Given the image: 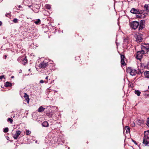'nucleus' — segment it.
Listing matches in <instances>:
<instances>
[{"mask_svg": "<svg viewBox=\"0 0 149 149\" xmlns=\"http://www.w3.org/2000/svg\"><path fill=\"white\" fill-rule=\"evenodd\" d=\"M18 136H17L15 134L13 135V137L15 139H17Z\"/></svg>", "mask_w": 149, "mask_h": 149, "instance_id": "25", "label": "nucleus"}, {"mask_svg": "<svg viewBox=\"0 0 149 149\" xmlns=\"http://www.w3.org/2000/svg\"><path fill=\"white\" fill-rule=\"evenodd\" d=\"M132 141L134 142V143L136 145H137V143L136 142V141H135L134 140H132Z\"/></svg>", "mask_w": 149, "mask_h": 149, "instance_id": "31", "label": "nucleus"}, {"mask_svg": "<svg viewBox=\"0 0 149 149\" xmlns=\"http://www.w3.org/2000/svg\"><path fill=\"white\" fill-rule=\"evenodd\" d=\"M148 6L147 4H146L144 6V7L146 8V9L147 10H148Z\"/></svg>", "mask_w": 149, "mask_h": 149, "instance_id": "29", "label": "nucleus"}, {"mask_svg": "<svg viewBox=\"0 0 149 149\" xmlns=\"http://www.w3.org/2000/svg\"><path fill=\"white\" fill-rule=\"evenodd\" d=\"M43 127H47L49 126V124L47 121H44L42 124Z\"/></svg>", "mask_w": 149, "mask_h": 149, "instance_id": "12", "label": "nucleus"}, {"mask_svg": "<svg viewBox=\"0 0 149 149\" xmlns=\"http://www.w3.org/2000/svg\"><path fill=\"white\" fill-rule=\"evenodd\" d=\"M139 30H140V26H139L138 27Z\"/></svg>", "mask_w": 149, "mask_h": 149, "instance_id": "45", "label": "nucleus"}, {"mask_svg": "<svg viewBox=\"0 0 149 149\" xmlns=\"http://www.w3.org/2000/svg\"><path fill=\"white\" fill-rule=\"evenodd\" d=\"M139 22L136 21H134L131 23L130 26L134 30L137 29L139 25Z\"/></svg>", "mask_w": 149, "mask_h": 149, "instance_id": "3", "label": "nucleus"}, {"mask_svg": "<svg viewBox=\"0 0 149 149\" xmlns=\"http://www.w3.org/2000/svg\"><path fill=\"white\" fill-rule=\"evenodd\" d=\"M148 11H149V5L148 6Z\"/></svg>", "mask_w": 149, "mask_h": 149, "instance_id": "44", "label": "nucleus"}, {"mask_svg": "<svg viewBox=\"0 0 149 149\" xmlns=\"http://www.w3.org/2000/svg\"><path fill=\"white\" fill-rule=\"evenodd\" d=\"M45 108L42 106L40 107L38 109V111L39 112H42L44 110Z\"/></svg>", "mask_w": 149, "mask_h": 149, "instance_id": "14", "label": "nucleus"}, {"mask_svg": "<svg viewBox=\"0 0 149 149\" xmlns=\"http://www.w3.org/2000/svg\"><path fill=\"white\" fill-rule=\"evenodd\" d=\"M13 77H14V76H12L11 77V78H13Z\"/></svg>", "mask_w": 149, "mask_h": 149, "instance_id": "46", "label": "nucleus"}, {"mask_svg": "<svg viewBox=\"0 0 149 149\" xmlns=\"http://www.w3.org/2000/svg\"><path fill=\"white\" fill-rule=\"evenodd\" d=\"M145 16L146 15H145L140 13V19L143 18L145 17Z\"/></svg>", "mask_w": 149, "mask_h": 149, "instance_id": "24", "label": "nucleus"}, {"mask_svg": "<svg viewBox=\"0 0 149 149\" xmlns=\"http://www.w3.org/2000/svg\"><path fill=\"white\" fill-rule=\"evenodd\" d=\"M31 133V132L29 130H26L25 132L26 134L27 135H29Z\"/></svg>", "mask_w": 149, "mask_h": 149, "instance_id": "22", "label": "nucleus"}, {"mask_svg": "<svg viewBox=\"0 0 149 149\" xmlns=\"http://www.w3.org/2000/svg\"><path fill=\"white\" fill-rule=\"evenodd\" d=\"M144 137L149 140V130L145 131L144 132Z\"/></svg>", "mask_w": 149, "mask_h": 149, "instance_id": "9", "label": "nucleus"}, {"mask_svg": "<svg viewBox=\"0 0 149 149\" xmlns=\"http://www.w3.org/2000/svg\"><path fill=\"white\" fill-rule=\"evenodd\" d=\"M144 74L146 77L149 78V71H146L144 72Z\"/></svg>", "mask_w": 149, "mask_h": 149, "instance_id": "15", "label": "nucleus"}, {"mask_svg": "<svg viewBox=\"0 0 149 149\" xmlns=\"http://www.w3.org/2000/svg\"><path fill=\"white\" fill-rule=\"evenodd\" d=\"M30 69H29V71H30Z\"/></svg>", "mask_w": 149, "mask_h": 149, "instance_id": "51", "label": "nucleus"}, {"mask_svg": "<svg viewBox=\"0 0 149 149\" xmlns=\"http://www.w3.org/2000/svg\"><path fill=\"white\" fill-rule=\"evenodd\" d=\"M21 132L20 131H17L16 132V133H15L17 136H19V135H20L21 134Z\"/></svg>", "mask_w": 149, "mask_h": 149, "instance_id": "27", "label": "nucleus"}, {"mask_svg": "<svg viewBox=\"0 0 149 149\" xmlns=\"http://www.w3.org/2000/svg\"><path fill=\"white\" fill-rule=\"evenodd\" d=\"M149 139L143 137V143L144 144L145 146H147L149 144Z\"/></svg>", "mask_w": 149, "mask_h": 149, "instance_id": "10", "label": "nucleus"}, {"mask_svg": "<svg viewBox=\"0 0 149 149\" xmlns=\"http://www.w3.org/2000/svg\"><path fill=\"white\" fill-rule=\"evenodd\" d=\"M141 67H143V66L142 65H141Z\"/></svg>", "mask_w": 149, "mask_h": 149, "instance_id": "49", "label": "nucleus"}, {"mask_svg": "<svg viewBox=\"0 0 149 149\" xmlns=\"http://www.w3.org/2000/svg\"><path fill=\"white\" fill-rule=\"evenodd\" d=\"M5 57L6 58V55H5Z\"/></svg>", "mask_w": 149, "mask_h": 149, "instance_id": "50", "label": "nucleus"}, {"mask_svg": "<svg viewBox=\"0 0 149 149\" xmlns=\"http://www.w3.org/2000/svg\"><path fill=\"white\" fill-rule=\"evenodd\" d=\"M18 6L19 8H20L22 7L20 5H19Z\"/></svg>", "mask_w": 149, "mask_h": 149, "instance_id": "42", "label": "nucleus"}, {"mask_svg": "<svg viewBox=\"0 0 149 149\" xmlns=\"http://www.w3.org/2000/svg\"><path fill=\"white\" fill-rule=\"evenodd\" d=\"M45 7L48 9H50L51 8V5L49 4H46L45 5Z\"/></svg>", "mask_w": 149, "mask_h": 149, "instance_id": "20", "label": "nucleus"}, {"mask_svg": "<svg viewBox=\"0 0 149 149\" xmlns=\"http://www.w3.org/2000/svg\"><path fill=\"white\" fill-rule=\"evenodd\" d=\"M31 5H30V6H29V7H31Z\"/></svg>", "mask_w": 149, "mask_h": 149, "instance_id": "48", "label": "nucleus"}, {"mask_svg": "<svg viewBox=\"0 0 149 149\" xmlns=\"http://www.w3.org/2000/svg\"><path fill=\"white\" fill-rule=\"evenodd\" d=\"M24 97L25 98V100L27 101V103H29V95H27L26 93H24Z\"/></svg>", "mask_w": 149, "mask_h": 149, "instance_id": "13", "label": "nucleus"}, {"mask_svg": "<svg viewBox=\"0 0 149 149\" xmlns=\"http://www.w3.org/2000/svg\"><path fill=\"white\" fill-rule=\"evenodd\" d=\"M145 27V21L144 20L140 21V29H142Z\"/></svg>", "mask_w": 149, "mask_h": 149, "instance_id": "7", "label": "nucleus"}, {"mask_svg": "<svg viewBox=\"0 0 149 149\" xmlns=\"http://www.w3.org/2000/svg\"><path fill=\"white\" fill-rule=\"evenodd\" d=\"M8 15V14H6V16H7V15Z\"/></svg>", "mask_w": 149, "mask_h": 149, "instance_id": "47", "label": "nucleus"}, {"mask_svg": "<svg viewBox=\"0 0 149 149\" xmlns=\"http://www.w3.org/2000/svg\"><path fill=\"white\" fill-rule=\"evenodd\" d=\"M136 17L139 18H140V15H136Z\"/></svg>", "mask_w": 149, "mask_h": 149, "instance_id": "38", "label": "nucleus"}, {"mask_svg": "<svg viewBox=\"0 0 149 149\" xmlns=\"http://www.w3.org/2000/svg\"><path fill=\"white\" fill-rule=\"evenodd\" d=\"M48 76H47L46 77H45V79H48Z\"/></svg>", "mask_w": 149, "mask_h": 149, "instance_id": "41", "label": "nucleus"}, {"mask_svg": "<svg viewBox=\"0 0 149 149\" xmlns=\"http://www.w3.org/2000/svg\"><path fill=\"white\" fill-rule=\"evenodd\" d=\"M148 88L149 89V86H148Z\"/></svg>", "mask_w": 149, "mask_h": 149, "instance_id": "53", "label": "nucleus"}, {"mask_svg": "<svg viewBox=\"0 0 149 149\" xmlns=\"http://www.w3.org/2000/svg\"><path fill=\"white\" fill-rule=\"evenodd\" d=\"M146 125L147 126L149 127V117L148 118Z\"/></svg>", "mask_w": 149, "mask_h": 149, "instance_id": "28", "label": "nucleus"}, {"mask_svg": "<svg viewBox=\"0 0 149 149\" xmlns=\"http://www.w3.org/2000/svg\"><path fill=\"white\" fill-rule=\"evenodd\" d=\"M24 60L26 61V60H25V59H24Z\"/></svg>", "mask_w": 149, "mask_h": 149, "instance_id": "52", "label": "nucleus"}, {"mask_svg": "<svg viewBox=\"0 0 149 149\" xmlns=\"http://www.w3.org/2000/svg\"><path fill=\"white\" fill-rule=\"evenodd\" d=\"M48 65V62H46L44 61L39 64V67L40 68L44 69Z\"/></svg>", "mask_w": 149, "mask_h": 149, "instance_id": "4", "label": "nucleus"}, {"mask_svg": "<svg viewBox=\"0 0 149 149\" xmlns=\"http://www.w3.org/2000/svg\"><path fill=\"white\" fill-rule=\"evenodd\" d=\"M141 50L140 51V54H145L148 52L149 45L146 44H143L141 46Z\"/></svg>", "mask_w": 149, "mask_h": 149, "instance_id": "1", "label": "nucleus"}, {"mask_svg": "<svg viewBox=\"0 0 149 149\" xmlns=\"http://www.w3.org/2000/svg\"><path fill=\"white\" fill-rule=\"evenodd\" d=\"M4 77V76L3 75L0 76V79H2Z\"/></svg>", "mask_w": 149, "mask_h": 149, "instance_id": "33", "label": "nucleus"}, {"mask_svg": "<svg viewBox=\"0 0 149 149\" xmlns=\"http://www.w3.org/2000/svg\"><path fill=\"white\" fill-rule=\"evenodd\" d=\"M9 129L8 127L3 129V132L5 133H6L8 131Z\"/></svg>", "mask_w": 149, "mask_h": 149, "instance_id": "21", "label": "nucleus"}, {"mask_svg": "<svg viewBox=\"0 0 149 149\" xmlns=\"http://www.w3.org/2000/svg\"><path fill=\"white\" fill-rule=\"evenodd\" d=\"M34 23L37 25L40 24V20L38 19L36 21H34Z\"/></svg>", "mask_w": 149, "mask_h": 149, "instance_id": "18", "label": "nucleus"}, {"mask_svg": "<svg viewBox=\"0 0 149 149\" xmlns=\"http://www.w3.org/2000/svg\"><path fill=\"white\" fill-rule=\"evenodd\" d=\"M7 121L11 123H12L13 122V120L10 118H9L7 119Z\"/></svg>", "mask_w": 149, "mask_h": 149, "instance_id": "23", "label": "nucleus"}, {"mask_svg": "<svg viewBox=\"0 0 149 149\" xmlns=\"http://www.w3.org/2000/svg\"><path fill=\"white\" fill-rule=\"evenodd\" d=\"M141 35L140 34V42L142 41L143 39L146 38L145 37L143 36H141Z\"/></svg>", "mask_w": 149, "mask_h": 149, "instance_id": "26", "label": "nucleus"}, {"mask_svg": "<svg viewBox=\"0 0 149 149\" xmlns=\"http://www.w3.org/2000/svg\"><path fill=\"white\" fill-rule=\"evenodd\" d=\"M12 84L11 83L8 82H6L5 84V86L6 87H8L9 86H11Z\"/></svg>", "mask_w": 149, "mask_h": 149, "instance_id": "16", "label": "nucleus"}, {"mask_svg": "<svg viewBox=\"0 0 149 149\" xmlns=\"http://www.w3.org/2000/svg\"><path fill=\"white\" fill-rule=\"evenodd\" d=\"M37 142V141H36V142Z\"/></svg>", "mask_w": 149, "mask_h": 149, "instance_id": "54", "label": "nucleus"}, {"mask_svg": "<svg viewBox=\"0 0 149 149\" xmlns=\"http://www.w3.org/2000/svg\"><path fill=\"white\" fill-rule=\"evenodd\" d=\"M139 48V46H137L135 47V49L136 51L138 50V49Z\"/></svg>", "mask_w": 149, "mask_h": 149, "instance_id": "32", "label": "nucleus"}, {"mask_svg": "<svg viewBox=\"0 0 149 149\" xmlns=\"http://www.w3.org/2000/svg\"><path fill=\"white\" fill-rule=\"evenodd\" d=\"M13 22L15 23H16L18 22V19L17 18H15L13 20Z\"/></svg>", "mask_w": 149, "mask_h": 149, "instance_id": "30", "label": "nucleus"}, {"mask_svg": "<svg viewBox=\"0 0 149 149\" xmlns=\"http://www.w3.org/2000/svg\"><path fill=\"white\" fill-rule=\"evenodd\" d=\"M2 24V22L1 21H0V26H1Z\"/></svg>", "mask_w": 149, "mask_h": 149, "instance_id": "40", "label": "nucleus"}, {"mask_svg": "<svg viewBox=\"0 0 149 149\" xmlns=\"http://www.w3.org/2000/svg\"><path fill=\"white\" fill-rule=\"evenodd\" d=\"M141 121V122H140V123H144V120H142Z\"/></svg>", "mask_w": 149, "mask_h": 149, "instance_id": "37", "label": "nucleus"}, {"mask_svg": "<svg viewBox=\"0 0 149 149\" xmlns=\"http://www.w3.org/2000/svg\"><path fill=\"white\" fill-rule=\"evenodd\" d=\"M130 12L133 14H140V11L139 9L132 8L130 11Z\"/></svg>", "mask_w": 149, "mask_h": 149, "instance_id": "6", "label": "nucleus"}, {"mask_svg": "<svg viewBox=\"0 0 149 149\" xmlns=\"http://www.w3.org/2000/svg\"><path fill=\"white\" fill-rule=\"evenodd\" d=\"M147 67L148 69H149V62L148 63L147 65Z\"/></svg>", "mask_w": 149, "mask_h": 149, "instance_id": "34", "label": "nucleus"}, {"mask_svg": "<svg viewBox=\"0 0 149 149\" xmlns=\"http://www.w3.org/2000/svg\"><path fill=\"white\" fill-rule=\"evenodd\" d=\"M40 83H43L44 82V81L43 80H41L40 81Z\"/></svg>", "mask_w": 149, "mask_h": 149, "instance_id": "35", "label": "nucleus"}, {"mask_svg": "<svg viewBox=\"0 0 149 149\" xmlns=\"http://www.w3.org/2000/svg\"><path fill=\"white\" fill-rule=\"evenodd\" d=\"M125 128L126 130V133H129L130 132V128L128 126H126L125 127Z\"/></svg>", "mask_w": 149, "mask_h": 149, "instance_id": "17", "label": "nucleus"}, {"mask_svg": "<svg viewBox=\"0 0 149 149\" xmlns=\"http://www.w3.org/2000/svg\"><path fill=\"white\" fill-rule=\"evenodd\" d=\"M143 55H140V59L142 58H143Z\"/></svg>", "mask_w": 149, "mask_h": 149, "instance_id": "39", "label": "nucleus"}, {"mask_svg": "<svg viewBox=\"0 0 149 149\" xmlns=\"http://www.w3.org/2000/svg\"><path fill=\"white\" fill-rule=\"evenodd\" d=\"M135 58L138 60H140V51H138L136 53L134 54Z\"/></svg>", "mask_w": 149, "mask_h": 149, "instance_id": "11", "label": "nucleus"}, {"mask_svg": "<svg viewBox=\"0 0 149 149\" xmlns=\"http://www.w3.org/2000/svg\"><path fill=\"white\" fill-rule=\"evenodd\" d=\"M135 93L138 96H140V91L139 90H135Z\"/></svg>", "mask_w": 149, "mask_h": 149, "instance_id": "19", "label": "nucleus"}, {"mask_svg": "<svg viewBox=\"0 0 149 149\" xmlns=\"http://www.w3.org/2000/svg\"><path fill=\"white\" fill-rule=\"evenodd\" d=\"M126 72L127 73H129L132 76L135 75L137 73V71L136 70L132 69L130 67H128L127 68Z\"/></svg>", "mask_w": 149, "mask_h": 149, "instance_id": "2", "label": "nucleus"}, {"mask_svg": "<svg viewBox=\"0 0 149 149\" xmlns=\"http://www.w3.org/2000/svg\"><path fill=\"white\" fill-rule=\"evenodd\" d=\"M145 95H147V96H149V93H147V92H146L145 93Z\"/></svg>", "mask_w": 149, "mask_h": 149, "instance_id": "36", "label": "nucleus"}, {"mask_svg": "<svg viewBox=\"0 0 149 149\" xmlns=\"http://www.w3.org/2000/svg\"><path fill=\"white\" fill-rule=\"evenodd\" d=\"M134 37L136 38V41L137 42H140V34L139 33L136 32L134 34Z\"/></svg>", "mask_w": 149, "mask_h": 149, "instance_id": "5", "label": "nucleus"}, {"mask_svg": "<svg viewBox=\"0 0 149 149\" xmlns=\"http://www.w3.org/2000/svg\"><path fill=\"white\" fill-rule=\"evenodd\" d=\"M126 40H127V39H124V41H126Z\"/></svg>", "mask_w": 149, "mask_h": 149, "instance_id": "43", "label": "nucleus"}, {"mask_svg": "<svg viewBox=\"0 0 149 149\" xmlns=\"http://www.w3.org/2000/svg\"><path fill=\"white\" fill-rule=\"evenodd\" d=\"M120 58H121V63L122 65H126V64L125 63L124 61V59L125 58V56L124 55L120 54Z\"/></svg>", "mask_w": 149, "mask_h": 149, "instance_id": "8", "label": "nucleus"}]
</instances>
